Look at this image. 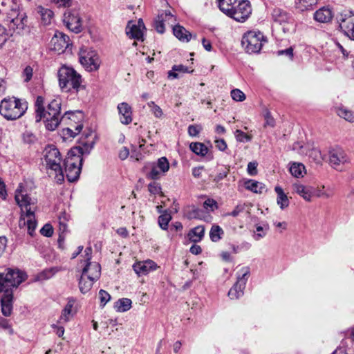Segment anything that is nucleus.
<instances>
[{
  "mask_svg": "<svg viewBox=\"0 0 354 354\" xmlns=\"http://www.w3.org/2000/svg\"><path fill=\"white\" fill-rule=\"evenodd\" d=\"M8 239L5 236H0V257L4 253L7 247Z\"/></svg>",
  "mask_w": 354,
  "mask_h": 354,
  "instance_id": "63",
  "label": "nucleus"
},
{
  "mask_svg": "<svg viewBox=\"0 0 354 354\" xmlns=\"http://www.w3.org/2000/svg\"><path fill=\"white\" fill-rule=\"evenodd\" d=\"M153 164L157 166L162 174L167 172L169 169V163L165 157L160 158L156 162H153Z\"/></svg>",
  "mask_w": 354,
  "mask_h": 354,
  "instance_id": "45",
  "label": "nucleus"
},
{
  "mask_svg": "<svg viewBox=\"0 0 354 354\" xmlns=\"http://www.w3.org/2000/svg\"><path fill=\"white\" fill-rule=\"evenodd\" d=\"M93 147V143L83 142L72 148L69 153L73 156V154H76V156H80V157L81 156L89 154Z\"/></svg>",
  "mask_w": 354,
  "mask_h": 354,
  "instance_id": "21",
  "label": "nucleus"
},
{
  "mask_svg": "<svg viewBox=\"0 0 354 354\" xmlns=\"http://www.w3.org/2000/svg\"><path fill=\"white\" fill-rule=\"evenodd\" d=\"M266 42V37L260 31H248L241 39L243 48L250 54L259 53Z\"/></svg>",
  "mask_w": 354,
  "mask_h": 354,
  "instance_id": "9",
  "label": "nucleus"
},
{
  "mask_svg": "<svg viewBox=\"0 0 354 354\" xmlns=\"http://www.w3.org/2000/svg\"><path fill=\"white\" fill-rule=\"evenodd\" d=\"M44 99L41 96H38L35 101V122L41 121V116L43 111L46 109L44 106Z\"/></svg>",
  "mask_w": 354,
  "mask_h": 354,
  "instance_id": "35",
  "label": "nucleus"
},
{
  "mask_svg": "<svg viewBox=\"0 0 354 354\" xmlns=\"http://www.w3.org/2000/svg\"><path fill=\"white\" fill-rule=\"evenodd\" d=\"M79 59L81 64L88 71H97L101 64L97 53L89 48H81L79 53Z\"/></svg>",
  "mask_w": 354,
  "mask_h": 354,
  "instance_id": "11",
  "label": "nucleus"
},
{
  "mask_svg": "<svg viewBox=\"0 0 354 354\" xmlns=\"http://www.w3.org/2000/svg\"><path fill=\"white\" fill-rule=\"evenodd\" d=\"M53 49L58 53H64L70 45L69 37L62 32H55L50 41Z\"/></svg>",
  "mask_w": 354,
  "mask_h": 354,
  "instance_id": "16",
  "label": "nucleus"
},
{
  "mask_svg": "<svg viewBox=\"0 0 354 354\" xmlns=\"http://www.w3.org/2000/svg\"><path fill=\"white\" fill-rule=\"evenodd\" d=\"M171 219V216L169 213L165 211L158 217V224L161 229L166 230L168 228V224Z\"/></svg>",
  "mask_w": 354,
  "mask_h": 354,
  "instance_id": "43",
  "label": "nucleus"
},
{
  "mask_svg": "<svg viewBox=\"0 0 354 354\" xmlns=\"http://www.w3.org/2000/svg\"><path fill=\"white\" fill-rule=\"evenodd\" d=\"M23 140L26 144H33L36 142V136L30 131H26L22 135Z\"/></svg>",
  "mask_w": 354,
  "mask_h": 354,
  "instance_id": "51",
  "label": "nucleus"
},
{
  "mask_svg": "<svg viewBox=\"0 0 354 354\" xmlns=\"http://www.w3.org/2000/svg\"><path fill=\"white\" fill-rule=\"evenodd\" d=\"M44 159L47 169L55 173V179L57 183L64 180V172L61 165L62 158L57 148L54 145H48L44 149Z\"/></svg>",
  "mask_w": 354,
  "mask_h": 354,
  "instance_id": "7",
  "label": "nucleus"
},
{
  "mask_svg": "<svg viewBox=\"0 0 354 354\" xmlns=\"http://www.w3.org/2000/svg\"><path fill=\"white\" fill-rule=\"evenodd\" d=\"M179 73H189L188 68L184 65H174L171 71L168 72V77L169 79H177L179 77Z\"/></svg>",
  "mask_w": 354,
  "mask_h": 354,
  "instance_id": "33",
  "label": "nucleus"
},
{
  "mask_svg": "<svg viewBox=\"0 0 354 354\" xmlns=\"http://www.w3.org/2000/svg\"><path fill=\"white\" fill-rule=\"evenodd\" d=\"M40 233L46 237H50L53 234V228L50 224H45L40 230Z\"/></svg>",
  "mask_w": 354,
  "mask_h": 354,
  "instance_id": "55",
  "label": "nucleus"
},
{
  "mask_svg": "<svg viewBox=\"0 0 354 354\" xmlns=\"http://www.w3.org/2000/svg\"><path fill=\"white\" fill-rule=\"evenodd\" d=\"M74 299L73 298H69L67 304L63 309L62 312V315L59 317V323L64 324L66 323L69 321L72 315V308L74 305Z\"/></svg>",
  "mask_w": 354,
  "mask_h": 354,
  "instance_id": "24",
  "label": "nucleus"
},
{
  "mask_svg": "<svg viewBox=\"0 0 354 354\" xmlns=\"http://www.w3.org/2000/svg\"><path fill=\"white\" fill-rule=\"evenodd\" d=\"M304 169L303 164L294 162L290 167V172L293 176L299 178L303 176L302 173Z\"/></svg>",
  "mask_w": 354,
  "mask_h": 354,
  "instance_id": "44",
  "label": "nucleus"
},
{
  "mask_svg": "<svg viewBox=\"0 0 354 354\" xmlns=\"http://www.w3.org/2000/svg\"><path fill=\"white\" fill-rule=\"evenodd\" d=\"M15 198L21 211H24V207H28L32 203L31 198L27 194H22L19 189L16 190Z\"/></svg>",
  "mask_w": 354,
  "mask_h": 354,
  "instance_id": "27",
  "label": "nucleus"
},
{
  "mask_svg": "<svg viewBox=\"0 0 354 354\" xmlns=\"http://www.w3.org/2000/svg\"><path fill=\"white\" fill-rule=\"evenodd\" d=\"M149 192L152 194H158L161 193V187L158 183L151 182L148 186Z\"/></svg>",
  "mask_w": 354,
  "mask_h": 354,
  "instance_id": "57",
  "label": "nucleus"
},
{
  "mask_svg": "<svg viewBox=\"0 0 354 354\" xmlns=\"http://www.w3.org/2000/svg\"><path fill=\"white\" fill-rule=\"evenodd\" d=\"M28 109V104L15 97L5 98L0 104V114L8 120L21 117Z\"/></svg>",
  "mask_w": 354,
  "mask_h": 354,
  "instance_id": "6",
  "label": "nucleus"
},
{
  "mask_svg": "<svg viewBox=\"0 0 354 354\" xmlns=\"http://www.w3.org/2000/svg\"><path fill=\"white\" fill-rule=\"evenodd\" d=\"M23 214L21 215V218L19 221L20 224L21 223V221H23L24 225H26L28 227V233L32 236H33V234L35 232V230L37 227V221L35 218L33 219H27V221H25V218H22Z\"/></svg>",
  "mask_w": 354,
  "mask_h": 354,
  "instance_id": "42",
  "label": "nucleus"
},
{
  "mask_svg": "<svg viewBox=\"0 0 354 354\" xmlns=\"http://www.w3.org/2000/svg\"><path fill=\"white\" fill-rule=\"evenodd\" d=\"M127 35L132 39L138 40L142 39V32L140 28L136 24L132 25L131 27H127L126 30Z\"/></svg>",
  "mask_w": 354,
  "mask_h": 354,
  "instance_id": "37",
  "label": "nucleus"
},
{
  "mask_svg": "<svg viewBox=\"0 0 354 354\" xmlns=\"http://www.w3.org/2000/svg\"><path fill=\"white\" fill-rule=\"evenodd\" d=\"M63 22L71 31L79 33L82 30V19L78 10H67L64 15Z\"/></svg>",
  "mask_w": 354,
  "mask_h": 354,
  "instance_id": "13",
  "label": "nucleus"
},
{
  "mask_svg": "<svg viewBox=\"0 0 354 354\" xmlns=\"http://www.w3.org/2000/svg\"><path fill=\"white\" fill-rule=\"evenodd\" d=\"M82 124H78L75 126V131L71 128L63 129L62 133L64 139L75 138L82 131Z\"/></svg>",
  "mask_w": 354,
  "mask_h": 354,
  "instance_id": "41",
  "label": "nucleus"
},
{
  "mask_svg": "<svg viewBox=\"0 0 354 354\" xmlns=\"http://www.w3.org/2000/svg\"><path fill=\"white\" fill-rule=\"evenodd\" d=\"M339 30L348 38L354 40V14L345 11L337 17Z\"/></svg>",
  "mask_w": 354,
  "mask_h": 354,
  "instance_id": "12",
  "label": "nucleus"
},
{
  "mask_svg": "<svg viewBox=\"0 0 354 354\" xmlns=\"http://www.w3.org/2000/svg\"><path fill=\"white\" fill-rule=\"evenodd\" d=\"M156 268V263L151 260L137 262L133 266V270L139 276L146 275Z\"/></svg>",
  "mask_w": 354,
  "mask_h": 354,
  "instance_id": "17",
  "label": "nucleus"
},
{
  "mask_svg": "<svg viewBox=\"0 0 354 354\" xmlns=\"http://www.w3.org/2000/svg\"><path fill=\"white\" fill-rule=\"evenodd\" d=\"M333 18L331 10L328 7H322L314 13V19L320 23H327Z\"/></svg>",
  "mask_w": 354,
  "mask_h": 354,
  "instance_id": "20",
  "label": "nucleus"
},
{
  "mask_svg": "<svg viewBox=\"0 0 354 354\" xmlns=\"http://www.w3.org/2000/svg\"><path fill=\"white\" fill-rule=\"evenodd\" d=\"M337 114L349 122H354V112L347 109L344 106H339L336 109Z\"/></svg>",
  "mask_w": 354,
  "mask_h": 354,
  "instance_id": "34",
  "label": "nucleus"
},
{
  "mask_svg": "<svg viewBox=\"0 0 354 354\" xmlns=\"http://www.w3.org/2000/svg\"><path fill=\"white\" fill-rule=\"evenodd\" d=\"M205 234V227L203 225H198L192 229L188 233L189 240L194 243L199 242L202 240Z\"/></svg>",
  "mask_w": 354,
  "mask_h": 354,
  "instance_id": "26",
  "label": "nucleus"
},
{
  "mask_svg": "<svg viewBox=\"0 0 354 354\" xmlns=\"http://www.w3.org/2000/svg\"><path fill=\"white\" fill-rule=\"evenodd\" d=\"M6 15L4 21L10 30L19 32L27 25L26 14L19 10V4L15 0H4L1 2L0 14Z\"/></svg>",
  "mask_w": 354,
  "mask_h": 354,
  "instance_id": "3",
  "label": "nucleus"
},
{
  "mask_svg": "<svg viewBox=\"0 0 354 354\" xmlns=\"http://www.w3.org/2000/svg\"><path fill=\"white\" fill-rule=\"evenodd\" d=\"M220 10L238 22H245L252 14L248 0H217Z\"/></svg>",
  "mask_w": 354,
  "mask_h": 354,
  "instance_id": "4",
  "label": "nucleus"
},
{
  "mask_svg": "<svg viewBox=\"0 0 354 354\" xmlns=\"http://www.w3.org/2000/svg\"><path fill=\"white\" fill-rule=\"evenodd\" d=\"M58 80L62 91L77 93L84 88L81 75L72 67L62 66L58 71Z\"/></svg>",
  "mask_w": 354,
  "mask_h": 354,
  "instance_id": "5",
  "label": "nucleus"
},
{
  "mask_svg": "<svg viewBox=\"0 0 354 354\" xmlns=\"http://www.w3.org/2000/svg\"><path fill=\"white\" fill-rule=\"evenodd\" d=\"M224 234L223 230L217 225H213L209 231V238L213 242H218Z\"/></svg>",
  "mask_w": 354,
  "mask_h": 354,
  "instance_id": "32",
  "label": "nucleus"
},
{
  "mask_svg": "<svg viewBox=\"0 0 354 354\" xmlns=\"http://www.w3.org/2000/svg\"><path fill=\"white\" fill-rule=\"evenodd\" d=\"M37 10L40 15L41 23L45 26L50 24L54 16L53 12L42 6H38Z\"/></svg>",
  "mask_w": 354,
  "mask_h": 354,
  "instance_id": "25",
  "label": "nucleus"
},
{
  "mask_svg": "<svg viewBox=\"0 0 354 354\" xmlns=\"http://www.w3.org/2000/svg\"><path fill=\"white\" fill-rule=\"evenodd\" d=\"M265 126L273 127L275 124L274 120L272 117L270 112L268 110H265L264 112Z\"/></svg>",
  "mask_w": 354,
  "mask_h": 354,
  "instance_id": "59",
  "label": "nucleus"
},
{
  "mask_svg": "<svg viewBox=\"0 0 354 354\" xmlns=\"http://www.w3.org/2000/svg\"><path fill=\"white\" fill-rule=\"evenodd\" d=\"M249 274L250 268L248 267L243 268L241 270V273L237 277V281L228 292V295L231 299H238L243 295Z\"/></svg>",
  "mask_w": 354,
  "mask_h": 354,
  "instance_id": "14",
  "label": "nucleus"
},
{
  "mask_svg": "<svg viewBox=\"0 0 354 354\" xmlns=\"http://www.w3.org/2000/svg\"><path fill=\"white\" fill-rule=\"evenodd\" d=\"M23 214V217L24 218V216L27 218V219H33L35 218V212L32 211L30 208V206L28 207H24V211H21Z\"/></svg>",
  "mask_w": 354,
  "mask_h": 354,
  "instance_id": "62",
  "label": "nucleus"
},
{
  "mask_svg": "<svg viewBox=\"0 0 354 354\" xmlns=\"http://www.w3.org/2000/svg\"><path fill=\"white\" fill-rule=\"evenodd\" d=\"M333 195V192L330 193L324 192L322 189L313 187L312 196L317 197H325L326 198L331 197Z\"/></svg>",
  "mask_w": 354,
  "mask_h": 354,
  "instance_id": "53",
  "label": "nucleus"
},
{
  "mask_svg": "<svg viewBox=\"0 0 354 354\" xmlns=\"http://www.w3.org/2000/svg\"><path fill=\"white\" fill-rule=\"evenodd\" d=\"M245 188L254 193L261 194L266 189L264 184L254 180H248L244 183Z\"/></svg>",
  "mask_w": 354,
  "mask_h": 354,
  "instance_id": "28",
  "label": "nucleus"
},
{
  "mask_svg": "<svg viewBox=\"0 0 354 354\" xmlns=\"http://www.w3.org/2000/svg\"><path fill=\"white\" fill-rule=\"evenodd\" d=\"M230 171V169L229 167H223V169H222L217 174L216 176H215V178H214V182H219L221 180H222L223 179H224L225 178L227 177L228 173Z\"/></svg>",
  "mask_w": 354,
  "mask_h": 354,
  "instance_id": "58",
  "label": "nucleus"
},
{
  "mask_svg": "<svg viewBox=\"0 0 354 354\" xmlns=\"http://www.w3.org/2000/svg\"><path fill=\"white\" fill-rule=\"evenodd\" d=\"M298 148H299V149H300L299 153H306L310 158H312L317 162H319L321 161L322 155H321V152L319 151V149L313 148V149L309 150L308 151H306L304 149V147L300 145L299 143H298V142L295 143L293 145V149L295 150V149H297Z\"/></svg>",
  "mask_w": 354,
  "mask_h": 354,
  "instance_id": "23",
  "label": "nucleus"
},
{
  "mask_svg": "<svg viewBox=\"0 0 354 354\" xmlns=\"http://www.w3.org/2000/svg\"><path fill=\"white\" fill-rule=\"evenodd\" d=\"M129 155V149L126 147H123L119 151L118 156L119 158L124 160L128 158Z\"/></svg>",
  "mask_w": 354,
  "mask_h": 354,
  "instance_id": "64",
  "label": "nucleus"
},
{
  "mask_svg": "<svg viewBox=\"0 0 354 354\" xmlns=\"http://www.w3.org/2000/svg\"><path fill=\"white\" fill-rule=\"evenodd\" d=\"M147 106L151 109V111L156 118H161L163 116V111L162 109L155 104L154 102L151 101L147 103Z\"/></svg>",
  "mask_w": 354,
  "mask_h": 354,
  "instance_id": "48",
  "label": "nucleus"
},
{
  "mask_svg": "<svg viewBox=\"0 0 354 354\" xmlns=\"http://www.w3.org/2000/svg\"><path fill=\"white\" fill-rule=\"evenodd\" d=\"M245 204H239L237 205L233 211L231 212L227 213V216H232L233 217H236L239 215L241 212H243L245 210Z\"/></svg>",
  "mask_w": 354,
  "mask_h": 354,
  "instance_id": "60",
  "label": "nucleus"
},
{
  "mask_svg": "<svg viewBox=\"0 0 354 354\" xmlns=\"http://www.w3.org/2000/svg\"><path fill=\"white\" fill-rule=\"evenodd\" d=\"M163 174L162 171L151 163L150 166V171L147 174L146 176L147 178L156 180L160 178L161 175Z\"/></svg>",
  "mask_w": 354,
  "mask_h": 354,
  "instance_id": "46",
  "label": "nucleus"
},
{
  "mask_svg": "<svg viewBox=\"0 0 354 354\" xmlns=\"http://www.w3.org/2000/svg\"><path fill=\"white\" fill-rule=\"evenodd\" d=\"M201 130V128L198 125H189L188 127V133L190 136L196 137L199 134Z\"/></svg>",
  "mask_w": 354,
  "mask_h": 354,
  "instance_id": "61",
  "label": "nucleus"
},
{
  "mask_svg": "<svg viewBox=\"0 0 354 354\" xmlns=\"http://www.w3.org/2000/svg\"><path fill=\"white\" fill-rule=\"evenodd\" d=\"M269 230V225L267 223H263L262 225H256V231L257 233H254L253 234V238L255 241H259L262 238H263L266 234L267 232Z\"/></svg>",
  "mask_w": 354,
  "mask_h": 354,
  "instance_id": "39",
  "label": "nucleus"
},
{
  "mask_svg": "<svg viewBox=\"0 0 354 354\" xmlns=\"http://www.w3.org/2000/svg\"><path fill=\"white\" fill-rule=\"evenodd\" d=\"M165 20L162 18V15H158V17L154 19L153 21V28L156 29V30L162 34L165 32V24L164 21Z\"/></svg>",
  "mask_w": 354,
  "mask_h": 354,
  "instance_id": "47",
  "label": "nucleus"
},
{
  "mask_svg": "<svg viewBox=\"0 0 354 354\" xmlns=\"http://www.w3.org/2000/svg\"><path fill=\"white\" fill-rule=\"evenodd\" d=\"M33 75V69L30 66H26L23 72H22V77L24 78V81L25 82H28L32 77Z\"/></svg>",
  "mask_w": 354,
  "mask_h": 354,
  "instance_id": "54",
  "label": "nucleus"
},
{
  "mask_svg": "<svg viewBox=\"0 0 354 354\" xmlns=\"http://www.w3.org/2000/svg\"><path fill=\"white\" fill-rule=\"evenodd\" d=\"M274 191L277 193V203L280 206L281 209L288 207L289 200L287 195L284 193L283 189L279 186H276Z\"/></svg>",
  "mask_w": 354,
  "mask_h": 354,
  "instance_id": "29",
  "label": "nucleus"
},
{
  "mask_svg": "<svg viewBox=\"0 0 354 354\" xmlns=\"http://www.w3.org/2000/svg\"><path fill=\"white\" fill-rule=\"evenodd\" d=\"M68 157L64 160V172L67 180L72 183L79 178L83 159L76 154L73 156L68 153Z\"/></svg>",
  "mask_w": 354,
  "mask_h": 354,
  "instance_id": "10",
  "label": "nucleus"
},
{
  "mask_svg": "<svg viewBox=\"0 0 354 354\" xmlns=\"http://www.w3.org/2000/svg\"><path fill=\"white\" fill-rule=\"evenodd\" d=\"M329 162L335 169L342 170L339 167L348 162V157L342 148L335 147L329 152Z\"/></svg>",
  "mask_w": 354,
  "mask_h": 354,
  "instance_id": "15",
  "label": "nucleus"
},
{
  "mask_svg": "<svg viewBox=\"0 0 354 354\" xmlns=\"http://www.w3.org/2000/svg\"><path fill=\"white\" fill-rule=\"evenodd\" d=\"M100 265L97 263L86 264L79 280V288L82 293L86 294L91 290L93 282L100 278Z\"/></svg>",
  "mask_w": 354,
  "mask_h": 354,
  "instance_id": "8",
  "label": "nucleus"
},
{
  "mask_svg": "<svg viewBox=\"0 0 354 354\" xmlns=\"http://www.w3.org/2000/svg\"><path fill=\"white\" fill-rule=\"evenodd\" d=\"M272 17L274 21H277L279 24L286 22L288 20L287 13L279 8L273 9L272 12Z\"/></svg>",
  "mask_w": 354,
  "mask_h": 354,
  "instance_id": "36",
  "label": "nucleus"
},
{
  "mask_svg": "<svg viewBox=\"0 0 354 354\" xmlns=\"http://www.w3.org/2000/svg\"><path fill=\"white\" fill-rule=\"evenodd\" d=\"M173 33L180 41L188 42L192 38V34L183 26L176 25L173 27Z\"/></svg>",
  "mask_w": 354,
  "mask_h": 354,
  "instance_id": "22",
  "label": "nucleus"
},
{
  "mask_svg": "<svg viewBox=\"0 0 354 354\" xmlns=\"http://www.w3.org/2000/svg\"><path fill=\"white\" fill-rule=\"evenodd\" d=\"M234 134L236 140L241 142H250L251 141L252 138V136L246 134L245 133L239 129L236 130Z\"/></svg>",
  "mask_w": 354,
  "mask_h": 354,
  "instance_id": "49",
  "label": "nucleus"
},
{
  "mask_svg": "<svg viewBox=\"0 0 354 354\" xmlns=\"http://www.w3.org/2000/svg\"><path fill=\"white\" fill-rule=\"evenodd\" d=\"M59 270L60 268L58 267H51L49 268H46L38 274L37 278L39 280L48 279L53 277Z\"/></svg>",
  "mask_w": 354,
  "mask_h": 354,
  "instance_id": "38",
  "label": "nucleus"
},
{
  "mask_svg": "<svg viewBox=\"0 0 354 354\" xmlns=\"http://www.w3.org/2000/svg\"><path fill=\"white\" fill-rule=\"evenodd\" d=\"M27 279L26 272L18 268H7L0 272V297L1 313L5 317L11 315L13 309V289Z\"/></svg>",
  "mask_w": 354,
  "mask_h": 354,
  "instance_id": "1",
  "label": "nucleus"
},
{
  "mask_svg": "<svg viewBox=\"0 0 354 354\" xmlns=\"http://www.w3.org/2000/svg\"><path fill=\"white\" fill-rule=\"evenodd\" d=\"M62 102L60 98L52 100L48 104L46 109L43 111L41 121L43 120L47 130L53 131L55 130L61 121L73 120L76 113L80 111H66L62 117H60Z\"/></svg>",
  "mask_w": 354,
  "mask_h": 354,
  "instance_id": "2",
  "label": "nucleus"
},
{
  "mask_svg": "<svg viewBox=\"0 0 354 354\" xmlns=\"http://www.w3.org/2000/svg\"><path fill=\"white\" fill-rule=\"evenodd\" d=\"M231 97L236 102H243L245 99V95L244 93L238 88L232 90Z\"/></svg>",
  "mask_w": 354,
  "mask_h": 354,
  "instance_id": "52",
  "label": "nucleus"
},
{
  "mask_svg": "<svg viewBox=\"0 0 354 354\" xmlns=\"http://www.w3.org/2000/svg\"><path fill=\"white\" fill-rule=\"evenodd\" d=\"M203 207L206 209H209L211 211H214V209L218 208V205L215 200H214L212 198H207L203 203Z\"/></svg>",
  "mask_w": 354,
  "mask_h": 354,
  "instance_id": "56",
  "label": "nucleus"
},
{
  "mask_svg": "<svg viewBox=\"0 0 354 354\" xmlns=\"http://www.w3.org/2000/svg\"><path fill=\"white\" fill-rule=\"evenodd\" d=\"M131 304L130 299L122 298L114 304V308L117 312H126L131 308Z\"/></svg>",
  "mask_w": 354,
  "mask_h": 354,
  "instance_id": "30",
  "label": "nucleus"
},
{
  "mask_svg": "<svg viewBox=\"0 0 354 354\" xmlns=\"http://www.w3.org/2000/svg\"><path fill=\"white\" fill-rule=\"evenodd\" d=\"M295 192L301 196L305 201L310 202L312 201V186H306L299 183H295L292 185Z\"/></svg>",
  "mask_w": 354,
  "mask_h": 354,
  "instance_id": "19",
  "label": "nucleus"
},
{
  "mask_svg": "<svg viewBox=\"0 0 354 354\" xmlns=\"http://www.w3.org/2000/svg\"><path fill=\"white\" fill-rule=\"evenodd\" d=\"M319 0H298L297 5L301 11L311 10L317 5Z\"/></svg>",
  "mask_w": 354,
  "mask_h": 354,
  "instance_id": "40",
  "label": "nucleus"
},
{
  "mask_svg": "<svg viewBox=\"0 0 354 354\" xmlns=\"http://www.w3.org/2000/svg\"><path fill=\"white\" fill-rule=\"evenodd\" d=\"M189 148L192 151L201 156H205L208 152L207 147L202 142H192Z\"/></svg>",
  "mask_w": 354,
  "mask_h": 354,
  "instance_id": "31",
  "label": "nucleus"
},
{
  "mask_svg": "<svg viewBox=\"0 0 354 354\" xmlns=\"http://www.w3.org/2000/svg\"><path fill=\"white\" fill-rule=\"evenodd\" d=\"M99 298L100 300V306L104 308L105 305L111 300V295L108 292L101 289L99 291Z\"/></svg>",
  "mask_w": 354,
  "mask_h": 354,
  "instance_id": "50",
  "label": "nucleus"
},
{
  "mask_svg": "<svg viewBox=\"0 0 354 354\" xmlns=\"http://www.w3.org/2000/svg\"><path fill=\"white\" fill-rule=\"evenodd\" d=\"M118 109L122 124H129L132 122V111L131 106L126 102L120 103Z\"/></svg>",
  "mask_w": 354,
  "mask_h": 354,
  "instance_id": "18",
  "label": "nucleus"
}]
</instances>
